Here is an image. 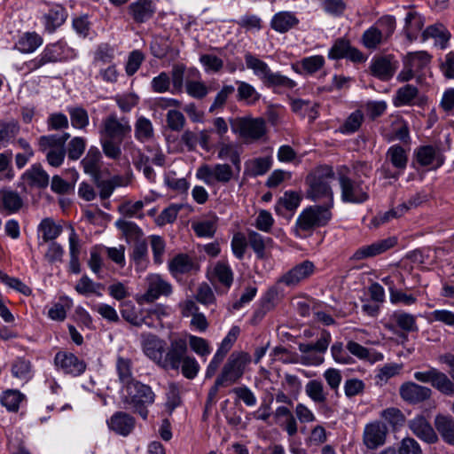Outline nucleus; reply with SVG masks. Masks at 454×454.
I'll list each match as a JSON object with an SVG mask.
<instances>
[{
  "label": "nucleus",
  "mask_w": 454,
  "mask_h": 454,
  "mask_svg": "<svg viewBox=\"0 0 454 454\" xmlns=\"http://www.w3.org/2000/svg\"><path fill=\"white\" fill-rule=\"evenodd\" d=\"M156 395L149 385L132 381L123 387L122 402L144 420L148 418V407L155 402Z\"/></svg>",
  "instance_id": "5"
},
{
  "label": "nucleus",
  "mask_w": 454,
  "mask_h": 454,
  "mask_svg": "<svg viewBox=\"0 0 454 454\" xmlns=\"http://www.w3.org/2000/svg\"><path fill=\"white\" fill-rule=\"evenodd\" d=\"M114 59V49L107 43H99L93 55L95 66L111 64Z\"/></svg>",
  "instance_id": "47"
},
{
  "label": "nucleus",
  "mask_w": 454,
  "mask_h": 454,
  "mask_svg": "<svg viewBox=\"0 0 454 454\" xmlns=\"http://www.w3.org/2000/svg\"><path fill=\"white\" fill-rule=\"evenodd\" d=\"M75 56V51L67 42L59 40L46 44L39 55L25 61L23 67L27 73H34L47 65L67 62Z\"/></svg>",
  "instance_id": "3"
},
{
  "label": "nucleus",
  "mask_w": 454,
  "mask_h": 454,
  "mask_svg": "<svg viewBox=\"0 0 454 454\" xmlns=\"http://www.w3.org/2000/svg\"><path fill=\"white\" fill-rule=\"evenodd\" d=\"M334 171L332 167L323 165L317 167L306 177L308 189L306 197L313 201H322L321 206L333 207V192L330 182L334 179Z\"/></svg>",
  "instance_id": "2"
},
{
  "label": "nucleus",
  "mask_w": 454,
  "mask_h": 454,
  "mask_svg": "<svg viewBox=\"0 0 454 454\" xmlns=\"http://www.w3.org/2000/svg\"><path fill=\"white\" fill-rule=\"evenodd\" d=\"M151 53L157 59H162L169 57L170 59H176L179 55V51L171 45L168 37L156 36L150 44Z\"/></svg>",
  "instance_id": "27"
},
{
  "label": "nucleus",
  "mask_w": 454,
  "mask_h": 454,
  "mask_svg": "<svg viewBox=\"0 0 454 454\" xmlns=\"http://www.w3.org/2000/svg\"><path fill=\"white\" fill-rule=\"evenodd\" d=\"M431 56L427 51L411 52L406 63L417 73L423 70L430 62Z\"/></svg>",
  "instance_id": "58"
},
{
  "label": "nucleus",
  "mask_w": 454,
  "mask_h": 454,
  "mask_svg": "<svg viewBox=\"0 0 454 454\" xmlns=\"http://www.w3.org/2000/svg\"><path fill=\"white\" fill-rule=\"evenodd\" d=\"M102 155L98 147L91 146L86 156L82 160L81 164L86 174L96 177L101 174Z\"/></svg>",
  "instance_id": "31"
},
{
  "label": "nucleus",
  "mask_w": 454,
  "mask_h": 454,
  "mask_svg": "<svg viewBox=\"0 0 454 454\" xmlns=\"http://www.w3.org/2000/svg\"><path fill=\"white\" fill-rule=\"evenodd\" d=\"M396 243L397 239L395 237H389L384 239L377 240L371 245L359 247L353 254L350 259L354 261H361L370 257H374L394 247Z\"/></svg>",
  "instance_id": "16"
},
{
  "label": "nucleus",
  "mask_w": 454,
  "mask_h": 454,
  "mask_svg": "<svg viewBox=\"0 0 454 454\" xmlns=\"http://www.w3.org/2000/svg\"><path fill=\"white\" fill-rule=\"evenodd\" d=\"M25 395L19 390L8 389L3 393L1 403L9 411H17Z\"/></svg>",
  "instance_id": "52"
},
{
  "label": "nucleus",
  "mask_w": 454,
  "mask_h": 454,
  "mask_svg": "<svg viewBox=\"0 0 454 454\" xmlns=\"http://www.w3.org/2000/svg\"><path fill=\"white\" fill-rule=\"evenodd\" d=\"M397 68L398 62L392 55L374 57L370 67L372 74L381 81L390 80Z\"/></svg>",
  "instance_id": "14"
},
{
  "label": "nucleus",
  "mask_w": 454,
  "mask_h": 454,
  "mask_svg": "<svg viewBox=\"0 0 454 454\" xmlns=\"http://www.w3.org/2000/svg\"><path fill=\"white\" fill-rule=\"evenodd\" d=\"M423 41L432 37L436 40V43L441 49H445L450 38V32L442 25L435 24L427 27L422 33Z\"/></svg>",
  "instance_id": "36"
},
{
  "label": "nucleus",
  "mask_w": 454,
  "mask_h": 454,
  "mask_svg": "<svg viewBox=\"0 0 454 454\" xmlns=\"http://www.w3.org/2000/svg\"><path fill=\"white\" fill-rule=\"evenodd\" d=\"M131 260L137 267H145L148 262V246L145 239L137 242L132 247Z\"/></svg>",
  "instance_id": "56"
},
{
  "label": "nucleus",
  "mask_w": 454,
  "mask_h": 454,
  "mask_svg": "<svg viewBox=\"0 0 454 454\" xmlns=\"http://www.w3.org/2000/svg\"><path fill=\"white\" fill-rule=\"evenodd\" d=\"M245 61L247 67L253 70L254 75L268 88L294 89L296 86L294 80L278 72H272L266 62L254 56L251 52L245 54Z\"/></svg>",
  "instance_id": "7"
},
{
  "label": "nucleus",
  "mask_w": 454,
  "mask_h": 454,
  "mask_svg": "<svg viewBox=\"0 0 454 454\" xmlns=\"http://www.w3.org/2000/svg\"><path fill=\"white\" fill-rule=\"evenodd\" d=\"M415 158L421 167L434 165L436 169L444 163V156L440 149L433 145H421L415 150Z\"/></svg>",
  "instance_id": "23"
},
{
  "label": "nucleus",
  "mask_w": 454,
  "mask_h": 454,
  "mask_svg": "<svg viewBox=\"0 0 454 454\" xmlns=\"http://www.w3.org/2000/svg\"><path fill=\"white\" fill-rule=\"evenodd\" d=\"M153 137V127L151 121L144 116L137 118L135 123V137L145 142Z\"/></svg>",
  "instance_id": "50"
},
{
  "label": "nucleus",
  "mask_w": 454,
  "mask_h": 454,
  "mask_svg": "<svg viewBox=\"0 0 454 454\" xmlns=\"http://www.w3.org/2000/svg\"><path fill=\"white\" fill-rule=\"evenodd\" d=\"M67 112L70 116L71 125L74 129H84L90 122L89 114L82 106H69Z\"/></svg>",
  "instance_id": "49"
},
{
  "label": "nucleus",
  "mask_w": 454,
  "mask_h": 454,
  "mask_svg": "<svg viewBox=\"0 0 454 454\" xmlns=\"http://www.w3.org/2000/svg\"><path fill=\"white\" fill-rule=\"evenodd\" d=\"M331 340V333L327 330H323L319 339L315 343H300L298 349L302 354L310 352L324 354L326 352Z\"/></svg>",
  "instance_id": "37"
},
{
  "label": "nucleus",
  "mask_w": 454,
  "mask_h": 454,
  "mask_svg": "<svg viewBox=\"0 0 454 454\" xmlns=\"http://www.w3.org/2000/svg\"><path fill=\"white\" fill-rule=\"evenodd\" d=\"M399 394L406 403L417 404L428 400L432 395V390L428 387L407 381L400 386Z\"/></svg>",
  "instance_id": "15"
},
{
  "label": "nucleus",
  "mask_w": 454,
  "mask_h": 454,
  "mask_svg": "<svg viewBox=\"0 0 454 454\" xmlns=\"http://www.w3.org/2000/svg\"><path fill=\"white\" fill-rule=\"evenodd\" d=\"M135 419L125 411H116L107 421L108 427L116 434L127 436L135 427Z\"/></svg>",
  "instance_id": "26"
},
{
  "label": "nucleus",
  "mask_w": 454,
  "mask_h": 454,
  "mask_svg": "<svg viewBox=\"0 0 454 454\" xmlns=\"http://www.w3.org/2000/svg\"><path fill=\"white\" fill-rule=\"evenodd\" d=\"M315 271V265L312 262L306 260L295 265L287 272L283 274L277 281L278 285H285L288 287L296 286L301 281L309 278Z\"/></svg>",
  "instance_id": "13"
},
{
  "label": "nucleus",
  "mask_w": 454,
  "mask_h": 454,
  "mask_svg": "<svg viewBox=\"0 0 454 454\" xmlns=\"http://www.w3.org/2000/svg\"><path fill=\"white\" fill-rule=\"evenodd\" d=\"M0 194V209H4L9 213H14L22 207V200L18 192L13 191H2Z\"/></svg>",
  "instance_id": "45"
},
{
  "label": "nucleus",
  "mask_w": 454,
  "mask_h": 454,
  "mask_svg": "<svg viewBox=\"0 0 454 454\" xmlns=\"http://www.w3.org/2000/svg\"><path fill=\"white\" fill-rule=\"evenodd\" d=\"M364 121V114L361 110H356L349 114L344 123L340 127L342 134H352L357 131Z\"/></svg>",
  "instance_id": "55"
},
{
  "label": "nucleus",
  "mask_w": 454,
  "mask_h": 454,
  "mask_svg": "<svg viewBox=\"0 0 454 454\" xmlns=\"http://www.w3.org/2000/svg\"><path fill=\"white\" fill-rule=\"evenodd\" d=\"M72 27L75 33L82 38L89 36L91 29V22L87 13L74 17L72 20Z\"/></svg>",
  "instance_id": "61"
},
{
  "label": "nucleus",
  "mask_w": 454,
  "mask_h": 454,
  "mask_svg": "<svg viewBox=\"0 0 454 454\" xmlns=\"http://www.w3.org/2000/svg\"><path fill=\"white\" fill-rule=\"evenodd\" d=\"M247 241L259 259L264 258L265 248L273 242L271 238L264 237L252 230L247 231Z\"/></svg>",
  "instance_id": "38"
},
{
  "label": "nucleus",
  "mask_w": 454,
  "mask_h": 454,
  "mask_svg": "<svg viewBox=\"0 0 454 454\" xmlns=\"http://www.w3.org/2000/svg\"><path fill=\"white\" fill-rule=\"evenodd\" d=\"M419 90L417 87L407 84L396 90L394 98V105L395 106L412 105L413 100L418 97Z\"/></svg>",
  "instance_id": "44"
},
{
  "label": "nucleus",
  "mask_w": 454,
  "mask_h": 454,
  "mask_svg": "<svg viewBox=\"0 0 454 454\" xmlns=\"http://www.w3.org/2000/svg\"><path fill=\"white\" fill-rule=\"evenodd\" d=\"M306 395L315 403H322L326 401L324 385L317 380H309L305 386Z\"/></svg>",
  "instance_id": "57"
},
{
  "label": "nucleus",
  "mask_w": 454,
  "mask_h": 454,
  "mask_svg": "<svg viewBox=\"0 0 454 454\" xmlns=\"http://www.w3.org/2000/svg\"><path fill=\"white\" fill-rule=\"evenodd\" d=\"M141 348L144 354L156 365L165 371L178 372L188 380H193L200 372V364L195 357L188 356L185 339L175 338L167 341L158 335L147 333L141 334Z\"/></svg>",
  "instance_id": "1"
},
{
  "label": "nucleus",
  "mask_w": 454,
  "mask_h": 454,
  "mask_svg": "<svg viewBox=\"0 0 454 454\" xmlns=\"http://www.w3.org/2000/svg\"><path fill=\"white\" fill-rule=\"evenodd\" d=\"M337 175L343 202L362 204L369 200L370 188L364 179L353 178L349 174V169L345 166L338 169Z\"/></svg>",
  "instance_id": "6"
},
{
  "label": "nucleus",
  "mask_w": 454,
  "mask_h": 454,
  "mask_svg": "<svg viewBox=\"0 0 454 454\" xmlns=\"http://www.w3.org/2000/svg\"><path fill=\"white\" fill-rule=\"evenodd\" d=\"M386 159L389 160L394 168L403 171L408 163L407 151L400 145L390 146L386 153Z\"/></svg>",
  "instance_id": "39"
},
{
  "label": "nucleus",
  "mask_w": 454,
  "mask_h": 454,
  "mask_svg": "<svg viewBox=\"0 0 454 454\" xmlns=\"http://www.w3.org/2000/svg\"><path fill=\"white\" fill-rule=\"evenodd\" d=\"M390 321L385 325V328L395 333L396 328H400L404 333L418 332L416 316L403 310L395 311L390 316Z\"/></svg>",
  "instance_id": "21"
},
{
  "label": "nucleus",
  "mask_w": 454,
  "mask_h": 454,
  "mask_svg": "<svg viewBox=\"0 0 454 454\" xmlns=\"http://www.w3.org/2000/svg\"><path fill=\"white\" fill-rule=\"evenodd\" d=\"M188 343L191 349L200 356H207L211 353L209 342L202 337L189 335Z\"/></svg>",
  "instance_id": "62"
},
{
  "label": "nucleus",
  "mask_w": 454,
  "mask_h": 454,
  "mask_svg": "<svg viewBox=\"0 0 454 454\" xmlns=\"http://www.w3.org/2000/svg\"><path fill=\"white\" fill-rule=\"evenodd\" d=\"M300 20L292 12H279L270 20V27L281 34L286 33L299 24Z\"/></svg>",
  "instance_id": "29"
},
{
  "label": "nucleus",
  "mask_w": 454,
  "mask_h": 454,
  "mask_svg": "<svg viewBox=\"0 0 454 454\" xmlns=\"http://www.w3.org/2000/svg\"><path fill=\"white\" fill-rule=\"evenodd\" d=\"M387 427L380 421L369 423L365 426L363 435L364 445L371 450H375L386 442Z\"/></svg>",
  "instance_id": "18"
},
{
  "label": "nucleus",
  "mask_w": 454,
  "mask_h": 454,
  "mask_svg": "<svg viewBox=\"0 0 454 454\" xmlns=\"http://www.w3.org/2000/svg\"><path fill=\"white\" fill-rule=\"evenodd\" d=\"M270 157H259L246 162L245 174L256 177L266 174L271 168Z\"/></svg>",
  "instance_id": "42"
},
{
  "label": "nucleus",
  "mask_w": 454,
  "mask_h": 454,
  "mask_svg": "<svg viewBox=\"0 0 454 454\" xmlns=\"http://www.w3.org/2000/svg\"><path fill=\"white\" fill-rule=\"evenodd\" d=\"M380 416L394 428L402 427L405 421L403 413L398 408L395 407L383 410Z\"/></svg>",
  "instance_id": "64"
},
{
  "label": "nucleus",
  "mask_w": 454,
  "mask_h": 454,
  "mask_svg": "<svg viewBox=\"0 0 454 454\" xmlns=\"http://www.w3.org/2000/svg\"><path fill=\"white\" fill-rule=\"evenodd\" d=\"M408 427L418 438L425 442L434 443L438 441V436L431 424L422 415L409 420Z\"/></svg>",
  "instance_id": "24"
},
{
  "label": "nucleus",
  "mask_w": 454,
  "mask_h": 454,
  "mask_svg": "<svg viewBox=\"0 0 454 454\" xmlns=\"http://www.w3.org/2000/svg\"><path fill=\"white\" fill-rule=\"evenodd\" d=\"M434 426L443 441L454 445V419L451 416L437 415Z\"/></svg>",
  "instance_id": "35"
},
{
  "label": "nucleus",
  "mask_w": 454,
  "mask_h": 454,
  "mask_svg": "<svg viewBox=\"0 0 454 454\" xmlns=\"http://www.w3.org/2000/svg\"><path fill=\"white\" fill-rule=\"evenodd\" d=\"M424 26L421 16L415 12H408L405 17L404 32L409 42H413L418 37V33Z\"/></svg>",
  "instance_id": "43"
},
{
  "label": "nucleus",
  "mask_w": 454,
  "mask_h": 454,
  "mask_svg": "<svg viewBox=\"0 0 454 454\" xmlns=\"http://www.w3.org/2000/svg\"><path fill=\"white\" fill-rule=\"evenodd\" d=\"M127 12L134 23L143 24L154 16L156 4L153 0H137L128 5Z\"/></svg>",
  "instance_id": "17"
},
{
  "label": "nucleus",
  "mask_w": 454,
  "mask_h": 454,
  "mask_svg": "<svg viewBox=\"0 0 454 454\" xmlns=\"http://www.w3.org/2000/svg\"><path fill=\"white\" fill-rule=\"evenodd\" d=\"M116 371L119 380L123 384V387L129 385L132 381H137L133 379L132 361L129 358L118 356L116 360Z\"/></svg>",
  "instance_id": "48"
},
{
  "label": "nucleus",
  "mask_w": 454,
  "mask_h": 454,
  "mask_svg": "<svg viewBox=\"0 0 454 454\" xmlns=\"http://www.w3.org/2000/svg\"><path fill=\"white\" fill-rule=\"evenodd\" d=\"M237 100L245 102L248 106L255 105L261 98V94L250 83L237 80Z\"/></svg>",
  "instance_id": "34"
},
{
  "label": "nucleus",
  "mask_w": 454,
  "mask_h": 454,
  "mask_svg": "<svg viewBox=\"0 0 454 454\" xmlns=\"http://www.w3.org/2000/svg\"><path fill=\"white\" fill-rule=\"evenodd\" d=\"M414 379L421 383H429L431 386L445 395H451L454 391V383L449 376L437 368L429 366L427 371L415 372Z\"/></svg>",
  "instance_id": "9"
},
{
  "label": "nucleus",
  "mask_w": 454,
  "mask_h": 454,
  "mask_svg": "<svg viewBox=\"0 0 454 454\" xmlns=\"http://www.w3.org/2000/svg\"><path fill=\"white\" fill-rule=\"evenodd\" d=\"M69 137L70 134L67 132H64L61 135L51 134L41 136L37 141L38 149L42 153H46L50 150L65 148V145Z\"/></svg>",
  "instance_id": "32"
},
{
  "label": "nucleus",
  "mask_w": 454,
  "mask_h": 454,
  "mask_svg": "<svg viewBox=\"0 0 454 454\" xmlns=\"http://www.w3.org/2000/svg\"><path fill=\"white\" fill-rule=\"evenodd\" d=\"M171 293V284L160 275L153 274L147 277V290L144 294V299L147 302H153L161 295L168 296Z\"/></svg>",
  "instance_id": "19"
},
{
  "label": "nucleus",
  "mask_w": 454,
  "mask_h": 454,
  "mask_svg": "<svg viewBox=\"0 0 454 454\" xmlns=\"http://www.w3.org/2000/svg\"><path fill=\"white\" fill-rule=\"evenodd\" d=\"M361 40L365 48L375 50L385 40V37L378 27L372 26L363 33Z\"/></svg>",
  "instance_id": "46"
},
{
  "label": "nucleus",
  "mask_w": 454,
  "mask_h": 454,
  "mask_svg": "<svg viewBox=\"0 0 454 454\" xmlns=\"http://www.w3.org/2000/svg\"><path fill=\"white\" fill-rule=\"evenodd\" d=\"M130 131L131 127L125 119L120 121L114 115H110L104 121V132L109 139H116L119 143H121L125 136Z\"/></svg>",
  "instance_id": "25"
},
{
  "label": "nucleus",
  "mask_w": 454,
  "mask_h": 454,
  "mask_svg": "<svg viewBox=\"0 0 454 454\" xmlns=\"http://www.w3.org/2000/svg\"><path fill=\"white\" fill-rule=\"evenodd\" d=\"M332 217V208L321 205L309 206L298 215L294 232L301 239L309 237L316 229L326 226Z\"/></svg>",
  "instance_id": "4"
},
{
  "label": "nucleus",
  "mask_w": 454,
  "mask_h": 454,
  "mask_svg": "<svg viewBox=\"0 0 454 454\" xmlns=\"http://www.w3.org/2000/svg\"><path fill=\"white\" fill-rule=\"evenodd\" d=\"M214 275L225 287L230 288L233 283V272L230 265L223 262H218L214 267Z\"/></svg>",
  "instance_id": "54"
},
{
  "label": "nucleus",
  "mask_w": 454,
  "mask_h": 454,
  "mask_svg": "<svg viewBox=\"0 0 454 454\" xmlns=\"http://www.w3.org/2000/svg\"><path fill=\"white\" fill-rule=\"evenodd\" d=\"M39 229L42 231V238L44 242L55 239L60 235L62 231L59 225L55 224V223L49 218H45L41 222Z\"/></svg>",
  "instance_id": "60"
},
{
  "label": "nucleus",
  "mask_w": 454,
  "mask_h": 454,
  "mask_svg": "<svg viewBox=\"0 0 454 454\" xmlns=\"http://www.w3.org/2000/svg\"><path fill=\"white\" fill-rule=\"evenodd\" d=\"M54 364L58 370L65 374L77 377L86 371V363L74 354L60 350L54 356Z\"/></svg>",
  "instance_id": "11"
},
{
  "label": "nucleus",
  "mask_w": 454,
  "mask_h": 454,
  "mask_svg": "<svg viewBox=\"0 0 454 454\" xmlns=\"http://www.w3.org/2000/svg\"><path fill=\"white\" fill-rule=\"evenodd\" d=\"M67 17V11L63 5H53L41 18L44 31L48 34H53L66 22Z\"/></svg>",
  "instance_id": "20"
},
{
  "label": "nucleus",
  "mask_w": 454,
  "mask_h": 454,
  "mask_svg": "<svg viewBox=\"0 0 454 454\" xmlns=\"http://www.w3.org/2000/svg\"><path fill=\"white\" fill-rule=\"evenodd\" d=\"M199 269L196 261L187 254H178L168 262V270L175 278L193 271L196 272Z\"/></svg>",
  "instance_id": "22"
},
{
  "label": "nucleus",
  "mask_w": 454,
  "mask_h": 454,
  "mask_svg": "<svg viewBox=\"0 0 454 454\" xmlns=\"http://www.w3.org/2000/svg\"><path fill=\"white\" fill-rule=\"evenodd\" d=\"M217 156L222 160L229 159L237 169L238 173L240 171L241 161L239 153L233 145L222 143Z\"/></svg>",
  "instance_id": "53"
},
{
  "label": "nucleus",
  "mask_w": 454,
  "mask_h": 454,
  "mask_svg": "<svg viewBox=\"0 0 454 454\" xmlns=\"http://www.w3.org/2000/svg\"><path fill=\"white\" fill-rule=\"evenodd\" d=\"M186 93L193 98L202 99L209 92V88L201 81H186Z\"/></svg>",
  "instance_id": "63"
},
{
  "label": "nucleus",
  "mask_w": 454,
  "mask_h": 454,
  "mask_svg": "<svg viewBox=\"0 0 454 454\" xmlns=\"http://www.w3.org/2000/svg\"><path fill=\"white\" fill-rule=\"evenodd\" d=\"M231 130L242 137L258 140L266 133V123L262 118H236L230 120Z\"/></svg>",
  "instance_id": "10"
},
{
  "label": "nucleus",
  "mask_w": 454,
  "mask_h": 454,
  "mask_svg": "<svg viewBox=\"0 0 454 454\" xmlns=\"http://www.w3.org/2000/svg\"><path fill=\"white\" fill-rule=\"evenodd\" d=\"M325 58L322 55H314L307 58H303L300 61V66L302 71L295 69L299 74L306 73L308 74H313L320 70L325 66Z\"/></svg>",
  "instance_id": "51"
},
{
  "label": "nucleus",
  "mask_w": 454,
  "mask_h": 454,
  "mask_svg": "<svg viewBox=\"0 0 454 454\" xmlns=\"http://www.w3.org/2000/svg\"><path fill=\"white\" fill-rule=\"evenodd\" d=\"M115 226L122 231L128 243H137L143 239L144 232L138 225L133 222L119 219Z\"/></svg>",
  "instance_id": "40"
},
{
  "label": "nucleus",
  "mask_w": 454,
  "mask_h": 454,
  "mask_svg": "<svg viewBox=\"0 0 454 454\" xmlns=\"http://www.w3.org/2000/svg\"><path fill=\"white\" fill-rule=\"evenodd\" d=\"M330 59H347L354 63H362L365 61L363 52L356 47H353L348 39L340 37L334 41L333 46L328 51Z\"/></svg>",
  "instance_id": "12"
},
{
  "label": "nucleus",
  "mask_w": 454,
  "mask_h": 454,
  "mask_svg": "<svg viewBox=\"0 0 454 454\" xmlns=\"http://www.w3.org/2000/svg\"><path fill=\"white\" fill-rule=\"evenodd\" d=\"M22 179L30 187L44 189L49 185L50 176L41 164H34L22 175Z\"/></svg>",
  "instance_id": "28"
},
{
  "label": "nucleus",
  "mask_w": 454,
  "mask_h": 454,
  "mask_svg": "<svg viewBox=\"0 0 454 454\" xmlns=\"http://www.w3.org/2000/svg\"><path fill=\"white\" fill-rule=\"evenodd\" d=\"M95 185L99 189V197L101 200L108 199L114 189L122 185V177L121 176H114L111 179L102 180L101 174L96 177H92Z\"/></svg>",
  "instance_id": "41"
},
{
  "label": "nucleus",
  "mask_w": 454,
  "mask_h": 454,
  "mask_svg": "<svg viewBox=\"0 0 454 454\" xmlns=\"http://www.w3.org/2000/svg\"><path fill=\"white\" fill-rule=\"evenodd\" d=\"M235 45H226L223 48H217L218 53L225 59L226 68L230 73H234L237 69L243 70L244 67L241 59H231V55L234 54Z\"/></svg>",
  "instance_id": "59"
},
{
  "label": "nucleus",
  "mask_w": 454,
  "mask_h": 454,
  "mask_svg": "<svg viewBox=\"0 0 454 454\" xmlns=\"http://www.w3.org/2000/svg\"><path fill=\"white\" fill-rule=\"evenodd\" d=\"M301 197L298 192L287 191L280 197L275 206V211L278 215L285 216L284 210L294 213L299 207Z\"/></svg>",
  "instance_id": "33"
},
{
  "label": "nucleus",
  "mask_w": 454,
  "mask_h": 454,
  "mask_svg": "<svg viewBox=\"0 0 454 454\" xmlns=\"http://www.w3.org/2000/svg\"><path fill=\"white\" fill-rule=\"evenodd\" d=\"M251 362V356L247 352H233L222 368L215 382L222 387L236 384L243 377L246 367Z\"/></svg>",
  "instance_id": "8"
},
{
  "label": "nucleus",
  "mask_w": 454,
  "mask_h": 454,
  "mask_svg": "<svg viewBox=\"0 0 454 454\" xmlns=\"http://www.w3.org/2000/svg\"><path fill=\"white\" fill-rule=\"evenodd\" d=\"M43 43V37L36 32H26L19 37L14 49L21 53L29 54L35 52Z\"/></svg>",
  "instance_id": "30"
}]
</instances>
